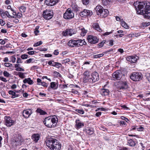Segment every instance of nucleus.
<instances>
[{
	"label": "nucleus",
	"mask_w": 150,
	"mask_h": 150,
	"mask_svg": "<svg viewBox=\"0 0 150 150\" xmlns=\"http://www.w3.org/2000/svg\"><path fill=\"white\" fill-rule=\"evenodd\" d=\"M137 13L144 15L146 19H150V3L146 1L137 2L133 4Z\"/></svg>",
	"instance_id": "nucleus-1"
},
{
	"label": "nucleus",
	"mask_w": 150,
	"mask_h": 150,
	"mask_svg": "<svg viewBox=\"0 0 150 150\" xmlns=\"http://www.w3.org/2000/svg\"><path fill=\"white\" fill-rule=\"evenodd\" d=\"M47 146L51 150H60L61 145L56 139L50 138L45 141Z\"/></svg>",
	"instance_id": "nucleus-2"
},
{
	"label": "nucleus",
	"mask_w": 150,
	"mask_h": 150,
	"mask_svg": "<svg viewBox=\"0 0 150 150\" xmlns=\"http://www.w3.org/2000/svg\"><path fill=\"white\" fill-rule=\"evenodd\" d=\"M58 121L57 116H54L48 117L45 118L43 121L44 123L47 127L49 128L54 127Z\"/></svg>",
	"instance_id": "nucleus-3"
},
{
	"label": "nucleus",
	"mask_w": 150,
	"mask_h": 150,
	"mask_svg": "<svg viewBox=\"0 0 150 150\" xmlns=\"http://www.w3.org/2000/svg\"><path fill=\"white\" fill-rule=\"evenodd\" d=\"M142 78V74L140 72H134L130 76V78L132 80L137 81L141 80Z\"/></svg>",
	"instance_id": "nucleus-4"
},
{
	"label": "nucleus",
	"mask_w": 150,
	"mask_h": 150,
	"mask_svg": "<svg viewBox=\"0 0 150 150\" xmlns=\"http://www.w3.org/2000/svg\"><path fill=\"white\" fill-rule=\"evenodd\" d=\"M43 16L44 19L49 20L53 16V11L52 10H46L43 12Z\"/></svg>",
	"instance_id": "nucleus-5"
},
{
	"label": "nucleus",
	"mask_w": 150,
	"mask_h": 150,
	"mask_svg": "<svg viewBox=\"0 0 150 150\" xmlns=\"http://www.w3.org/2000/svg\"><path fill=\"white\" fill-rule=\"evenodd\" d=\"M74 14L70 8H68L64 14V18L65 19H71L74 17Z\"/></svg>",
	"instance_id": "nucleus-6"
},
{
	"label": "nucleus",
	"mask_w": 150,
	"mask_h": 150,
	"mask_svg": "<svg viewBox=\"0 0 150 150\" xmlns=\"http://www.w3.org/2000/svg\"><path fill=\"white\" fill-rule=\"evenodd\" d=\"M99 79L98 74L96 71L93 73L89 79V82L90 83H93L98 81Z\"/></svg>",
	"instance_id": "nucleus-7"
},
{
	"label": "nucleus",
	"mask_w": 150,
	"mask_h": 150,
	"mask_svg": "<svg viewBox=\"0 0 150 150\" xmlns=\"http://www.w3.org/2000/svg\"><path fill=\"white\" fill-rule=\"evenodd\" d=\"M5 124L7 127H11L13 125L15 122L9 116H5L4 118Z\"/></svg>",
	"instance_id": "nucleus-8"
},
{
	"label": "nucleus",
	"mask_w": 150,
	"mask_h": 150,
	"mask_svg": "<svg viewBox=\"0 0 150 150\" xmlns=\"http://www.w3.org/2000/svg\"><path fill=\"white\" fill-rule=\"evenodd\" d=\"M112 76L113 80H119L122 77V74L120 71L118 70L113 73Z\"/></svg>",
	"instance_id": "nucleus-9"
},
{
	"label": "nucleus",
	"mask_w": 150,
	"mask_h": 150,
	"mask_svg": "<svg viewBox=\"0 0 150 150\" xmlns=\"http://www.w3.org/2000/svg\"><path fill=\"white\" fill-rule=\"evenodd\" d=\"M87 40L89 42L92 44H96L98 43L99 41V39L96 37L92 35L88 36Z\"/></svg>",
	"instance_id": "nucleus-10"
},
{
	"label": "nucleus",
	"mask_w": 150,
	"mask_h": 150,
	"mask_svg": "<svg viewBox=\"0 0 150 150\" xmlns=\"http://www.w3.org/2000/svg\"><path fill=\"white\" fill-rule=\"evenodd\" d=\"M23 139L21 136H18L13 139V142L16 146L20 145L23 142Z\"/></svg>",
	"instance_id": "nucleus-11"
},
{
	"label": "nucleus",
	"mask_w": 150,
	"mask_h": 150,
	"mask_svg": "<svg viewBox=\"0 0 150 150\" xmlns=\"http://www.w3.org/2000/svg\"><path fill=\"white\" fill-rule=\"evenodd\" d=\"M80 15L81 17L86 16H91L93 14V12L91 11L85 9L80 13Z\"/></svg>",
	"instance_id": "nucleus-12"
},
{
	"label": "nucleus",
	"mask_w": 150,
	"mask_h": 150,
	"mask_svg": "<svg viewBox=\"0 0 150 150\" xmlns=\"http://www.w3.org/2000/svg\"><path fill=\"white\" fill-rule=\"evenodd\" d=\"M58 2V0H45V4L48 6H52Z\"/></svg>",
	"instance_id": "nucleus-13"
},
{
	"label": "nucleus",
	"mask_w": 150,
	"mask_h": 150,
	"mask_svg": "<svg viewBox=\"0 0 150 150\" xmlns=\"http://www.w3.org/2000/svg\"><path fill=\"white\" fill-rule=\"evenodd\" d=\"M138 59L139 57L136 55L129 56L126 58L128 61L132 63H135Z\"/></svg>",
	"instance_id": "nucleus-14"
},
{
	"label": "nucleus",
	"mask_w": 150,
	"mask_h": 150,
	"mask_svg": "<svg viewBox=\"0 0 150 150\" xmlns=\"http://www.w3.org/2000/svg\"><path fill=\"white\" fill-rule=\"evenodd\" d=\"M75 122V127L76 129H79L84 126V123L79 119L76 120Z\"/></svg>",
	"instance_id": "nucleus-15"
},
{
	"label": "nucleus",
	"mask_w": 150,
	"mask_h": 150,
	"mask_svg": "<svg viewBox=\"0 0 150 150\" xmlns=\"http://www.w3.org/2000/svg\"><path fill=\"white\" fill-rule=\"evenodd\" d=\"M32 113V110L28 109L24 110L23 111V115L25 118H28L29 117Z\"/></svg>",
	"instance_id": "nucleus-16"
},
{
	"label": "nucleus",
	"mask_w": 150,
	"mask_h": 150,
	"mask_svg": "<svg viewBox=\"0 0 150 150\" xmlns=\"http://www.w3.org/2000/svg\"><path fill=\"white\" fill-rule=\"evenodd\" d=\"M76 40H70L68 43V45L71 47H74V46H77Z\"/></svg>",
	"instance_id": "nucleus-17"
},
{
	"label": "nucleus",
	"mask_w": 150,
	"mask_h": 150,
	"mask_svg": "<svg viewBox=\"0 0 150 150\" xmlns=\"http://www.w3.org/2000/svg\"><path fill=\"white\" fill-rule=\"evenodd\" d=\"M83 75L84 76V79L86 80V81H88L89 82V78H90L91 76L89 71L88 70H86L83 73Z\"/></svg>",
	"instance_id": "nucleus-18"
},
{
	"label": "nucleus",
	"mask_w": 150,
	"mask_h": 150,
	"mask_svg": "<svg viewBox=\"0 0 150 150\" xmlns=\"http://www.w3.org/2000/svg\"><path fill=\"white\" fill-rule=\"evenodd\" d=\"M103 9V7L100 5L97 6L95 8L96 11L98 15L100 14Z\"/></svg>",
	"instance_id": "nucleus-19"
},
{
	"label": "nucleus",
	"mask_w": 150,
	"mask_h": 150,
	"mask_svg": "<svg viewBox=\"0 0 150 150\" xmlns=\"http://www.w3.org/2000/svg\"><path fill=\"white\" fill-rule=\"evenodd\" d=\"M77 46H82L83 45H86V42L84 40L79 39L76 40Z\"/></svg>",
	"instance_id": "nucleus-20"
},
{
	"label": "nucleus",
	"mask_w": 150,
	"mask_h": 150,
	"mask_svg": "<svg viewBox=\"0 0 150 150\" xmlns=\"http://www.w3.org/2000/svg\"><path fill=\"white\" fill-rule=\"evenodd\" d=\"M37 81L38 83L37 84L38 85H41L45 87H47L48 85L47 83L41 81V79L39 78H38L37 80Z\"/></svg>",
	"instance_id": "nucleus-21"
},
{
	"label": "nucleus",
	"mask_w": 150,
	"mask_h": 150,
	"mask_svg": "<svg viewBox=\"0 0 150 150\" xmlns=\"http://www.w3.org/2000/svg\"><path fill=\"white\" fill-rule=\"evenodd\" d=\"M127 145L131 147L134 146L136 144L135 142L131 139H127Z\"/></svg>",
	"instance_id": "nucleus-22"
},
{
	"label": "nucleus",
	"mask_w": 150,
	"mask_h": 150,
	"mask_svg": "<svg viewBox=\"0 0 150 150\" xmlns=\"http://www.w3.org/2000/svg\"><path fill=\"white\" fill-rule=\"evenodd\" d=\"M93 28L95 29L96 30L101 32L102 31V30L100 28L98 23H94L92 25Z\"/></svg>",
	"instance_id": "nucleus-23"
},
{
	"label": "nucleus",
	"mask_w": 150,
	"mask_h": 150,
	"mask_svg": "<svg viewBox=\"0 0 150 150\" xmlns=\"http://www.w3.org/2000/svg\"><path fill=\"white\" fill-rule=\"evenodd\" d=\"M40 137V135L38 134H35L32 135V139L35 142H37Z\"/></svg>",
	"instance_id": "nucleus-24"
},
{
	"label": "nucleus",
	"mask_w": 150,
	"mask_h": 150,
	"mask_svg": "<svg viewBox=\"0 0 150 150\" xmlns=\"http://www.w3.org/2000/svg\"><path fill=\"white\" fill-rule=\"evenodd\" d=\"M109 91L107 89H102L101 90V93L102 96H107L109 94Z\"/></svg>",
	"instance_id": "nucleus-25"
},
{
	"label": "nucleus",
	"mask_w": 150,
	"mask_h": 150,
	"mask_svg": "<svg viewBox=\"0 0 150 150\" xmlns=\"http://www.w3.org/2000/svg\"><path fill=\"white\" fill-rule=\"evenodd\" d=\"M128 88V85L126 82H121V85L119 86L120 89L124 90Z\"/></svg>",
	"instance_id": "nucleus-26"
},
{
	"label": "nucleus",
	"mask_w": 150,
	"mask_h": 150,
	"mask_svg": "<svg viewBox=\"0 0 150 150\" xmlns=\"http://www.w3.org/2000/svg\"><path fill=\"white\" fill-rule=\"evenodd\" d=\"M23 82L25 83H28L29 84L31 85L34 82L32 80H31L30 78H28L27 79H25L23 81Z\"/></svg>",
	"instance_id": "nucleus-27"
},
{
	"label": "nucleus",
	"mask_w": 150,
	"mask_h": 150,
	"mask_svg": "<svg viewBox=\"0 0 150 150\" xmlns=\"http://www.w3.org/2000/svg\"><path fill=\"white\" fill-rule=\"evenodd\" d=\"M108 11L107 9H103V11L102 12L100 13V15L102 17H105L108 15Z\"/></svg>",
	"instance_id": "nucleus-28"
},
{
	"label": "nucleus",
	"mask_w": 150,
	"mask_h": 150,
	"mask_svg": "<svg viewBox=\"0 0 150 150\" xmlns=\"http://www.w3.org/2000/svg\"><path fill=\"white\" fill-rule=\"evenodd\" d=\"M86 133L87 134L91 135L94 133V131L93 128H89L86 129Z\"/></svg>",
	"instance_id": "nucleus-29"
},
{
	"label": "nucleus",
	"mask_w": 150,
	"mask_h": 150,
	"mask_svg": "<svg viewBox=\"0 0 150 150\" xmlns=\"http://www.w3.org/2000/svg\"><path fill=\"white\" fill-rule=\"evenodd\" d=\"M36 112L39 113L41 115H45L47 114V113L46 112L40 108H38L37 109Z\"/></svg>",
	"instance_id": "nucleus-30"
},
{
	"label": "nucleus",
	"mask_w": 150,
	"mask_h": 150,
	"mask_svg": "<svg viewBox=\"0 0 150 150\" xmlns=\"http://www.w3.org/2000/svg\"><path fill=\"white\" fill-rule=\"evenodd\" d=\"M68 31L69 35L71 36L73 34L76 33V31L74 29H68Z\"/></svg>",
	"instance_id": "nucleus-31"
},
{
	"label": "nucleus",
	"mask_w": 150,
	"mask_h": 150,
	"mask_svg": "<svg viewBox=\"0 0 150 150\" xmlns=\"http://www.w3.org/2000/svg\"><path fill=\"white\" fill-rule=\"evenodd\" d=\"M121 24L122 26L125 28L127 29L128 28V26L127 24L123 21H121Z\"/></svg>",
	"instance_id": "nucleus-32"
},
{
	"label": "nucleus",
	"mask_w": 150,
	"mask_h": 150,
	"mask_svg": "<svg viewBox=\"0 0 150 150\" xmlns=\"http://www.w3.org/2000/svg\"><path fill=\"white\" fill-rule=\"evenodd\" d=\"M2 13L6 14L7 17L9 18H15V16H11L9 14L8 12L7 11H5V12H4L3 13L2 12Z\"/></svg>",
	"instance_id": "nucleus-33"
},
{
	"label": "nucleus",
	"mask_w": 150,
	"mask_h": 150,
	"mask_svg": "<svg viewBox=\"0 0 150 150\" xmlns=\"http://www.w3.org/2000/svg\"><path fill=\"white\" fill-rule=\"evenodd\" d=\"M15 73H17V74H16V75H18L21 78H24L25 77V76L24 74V73L21 72H15Z\"/></svg>",
	"instance_id": "nucleus-34"
},
{
	"label": "nucleus",
	"mask_w": 150,
	"mask_h": 150,
	"mask_svg": "<svg viewBox=\"0 0 150 150\" xmlns=\"http://www.w3.org/2000/svg\"><path fill=\"white\" fill-rule=\"evenodd\" d=\"M145 76L148 81L150 83V73L148 72L146 73Z\"/></svg>",
	"instance_id": "nucleus-35"
},
{
	"label": "nucleus",
	"mask_w": 150,
	"mask_h": 150,
	"mask_svg": "<svg viewBox=\"0 0 150 150\" xmlns=\"http://www.w3.org/2000/svg\"><path fill=\"white\" fill-rule=\"evenodd\" d=\"M104 55L103 54H96L93 56V58H100L102 57Z\"/></svg>",
	"instance_id": "nucleus-36"
},
{
	"label": "nucleus",
	"mask_w": 150,
	"mask_h": 150,
	"mask_svg": "<svg viewBox=\"0 0 150 150\" xmlns=\"http://www.w3.org/2000/svg\"><path fill=\"white\" fill-rule=\"evenodd\" d=\"M53 74L54 76L61 77L62 76L58 72L56 71H54L53 72Z\"/></svg>",
	"instance_id": "nucleus-37"
},
{
	"label": "nucleus",
	"mask_w": 150,
	"mask_h": 150,
	"mask_svg": "<svg viewBox=\"0 0 150 150\" xmlns=\"http://www.w3.org/2000/svg\"><path fill=\"white\" fill-rule=\"evenodd\" d=\"M86 33V30H85L84 28L81 29V35L82 36H84Z\"/></svg>",
	"instance_id": "nucleus-38"
},
{
	"label": "nucleus",
	"mask_w": 150,
	"mask_h": 150,
	"mask_svg": "<svg viewBox=\"0 0 150 150\" xmlns=\"http://www.w3.org/2000/svg\"><path fill=\"white\" fill-rule=\"evenodd\" d=\"M19 9L21 12H25L26 10V8L24 6H21L19 7Z\"/></svg>",
	"instance_id": "nucleus-39"
},
{
	"label": "nucleus",
	"mask_w": 150,
	"mask_h": 150,
	"mask_svg": "<svg viewBox=\"0 0 150 150\" xmlns=\"http://www.w3.org/2000/svg\"><path fill=\"white\" fill-rule=\"evenodd\" d=\"M71 6L72 8L76 11H77L78 10V7L75 4H72L71 5Z\"/></svg>",
	"instance_id": "nucleus-40"
},
{
	"label": "nucleus",
	"mask_w": 150,
	"mask_h": 150,
	"mask_svg": "<svg viewBox=\"0 0 150 150\" xmlns=\"http://www.w3.org/2000/svg\"><path fill=\"white\" fill-rule=\"evenodd\" d=\"M3 75L4 76L6 77H9L11 75V74L6 71H5L3 72Z\"/></svg>",
	"instance_id": "nucleus-41"
},
{
	"label": "nucleus",
	"mask_w": 150,
	"mask_h": 150,
	"mask_svg": "<svg viewBox=\"0 0 150 150\" xmlns=\"http://www.w3.org/2000/svg\"><path fill=\"white\" fill-rule=\"evenodd\" d=\"M62 35L63 36H67L69 35L68 29L66 30L65 31H64L62 33Z\"/></svg>",
	"instance_id": "nucleus-42"
},
{
	"label": "nucleus",
	"mask_w": 150,
	"mask_h": 150,
	"mask_svg": "<svg viewBox=\"0 0 150 150\" xmlns=\"http://www.w3.org/2000/svg\"><path fill=\"white\" fill-rule=\"evenodd\" d=\"M50 87L51 88L54 89H56V85L54 82H52L50 83Z\"/></svg>",
	"instance_id": "nucleus-43"
},
{
	"label": "nucleus",
	"mask_w": 150,
	"mask_h": 150,
	"mask_svg": "<svg viewBox=\"0 0 150 150\" xmlns=\"http://www.w3.org/2000/svg\"><path fill=\"white\" fill-rule=\"evenodd\" d=\"M89 0H82V3L85 5H88L89 3Z\"/></svg>",
	"instance_id": "nucleus-44"
},
{
	"label": "nucleus",
	"mask_w": 150,
	"mask_h": 150,
	"mask_svg": "<svg viewBox=\"0 0 150 150\" xmlns=\"http://www.w3.org/2000/svg\"><path fill=\"white\" fill-rule=\"evenodd\" d=\"M42 41H39L37 42L36 43H35L33 45V46L34 47H37L42 44Z\"/></svg>",
	"instance_id": "nucleus-45"
},
{
	"label": "nucleus",
	"mask_w": 150,
	"mask_h": 150,
	"mask_svg": "<svg viewBox=\"0 0 150 150\" xmlns=\"http://www.w3.org/2000/svg\"><path fill=\"white\" fill-rule=\"evenodd\" d=\"M106 41L105 40H103L101 42L98 44L99 47H101L103 46L104 44L105 43Z\"/></svg>",
	"instance_id": "nucleus-46"
},
{
	"label": "nucleus",
	"mask_w": 150,
	"mask_h": 150,
	"mask_svg": "<svg viewBox=\"0 0 150 150\" xmlns=\"http://www.w3.org/2000/svg\"><path fill=\"white\" fill-rule=\"evenodd\" d=\"M75 110L77 112L81 114H83L84 113V111L83 110L76 109Z\"/></svg>",
	"instance_id": "nucleus-47"
},
{
	"label": "nucleus",
	"mask_w": 150,
	"mask_h": 150,
	"mask_svg": "<svg viewBox=\"0 0 150 150\" xmlns=\"http://www.w3.org/2000/svg\"><path fill=\"white\" fill-rule=\"evenodd\" d=\"M28 57V55L27 54H23L21 56V58L23 59H27Z\"/></svg>",
	"instance_id": "nucleus-48"
},
{
	"label": "nucleus",
	"mask_w": 150,
	"mask_h": 150,
	"mask_svg": "<svg viewBox=\"0 0 150 150\" xmlns=\"http://www.w3.org/2000/svg\"><path fill=\"white\" fill-rule=\"evenodd\" d=\"M70 60L69 59H66L62 61V63L63 64L67 63L70 62Z\"/></svg>",
	"instance_id": "nucleus-49"
},
{
	"label": "nucleus",
	"mask_w": 150,
	"mask_h": 150,
	"mask_svg": "<svg viewBox=\"0 0 150 150\" xmlns=\"http://www.w3.org/2000/svg\"><path fill=\"white\" fill-rule=\"evenodd\" d=\"M4 65L7 67H10L12 66V64L9 63H6L4 64Z\"/></svg>",
	"instance_id": "nucleus-50"
},
{
	"label": "nucleus",
	"mask_w": 150,
	"mask_h": 150,
	"mask_svg": "<svg viewBox=\"0 0 150 150\" xmlns=\"http://www.w3.org/2000/svg\"><path fill=\"white\" fill-rule=\"evenodd\" d=\"M102 1L103 4L105 6H107L108 3L107 0H102Z\"/></svg>",
	"instance_id": "nucleus-51"
},
{
	"label": "nucleus",
	"mask_w": 150,
	"mask_h": 150,
	"mask_svg": "<svg viewBox=\"0 0 150 150\" xmlns=\"http://www.w3.org/2000/svg\"><path fill=\"white\" fill-rule=\"evenodd\" d=\"M62 65L60 63L57 62L55 67L57 68H59L62 67Z\"/></svg>",
	"instance_id": "nucleus-52"
},
{
	"label": "nucleus",
	"mask_w": 150,
	"mask_h": 150,
	"mask_svg": "<svg viewBox=\"0 0 150 150\" xmlns=\"http://www.w3.org/2000/svg\"><path fill=\"white\" fill-rule=\"evenodd\" d=\"M113 31H114V30H111V31H110V32H105V33H104L103 34V35L104 36L108 35H110V34H111V33H112L113 32Z\"/></svg>",
	"instance_id": "nucleus-53"
},
{
	"label": "nucleus",
	"mask_w": 150,
	"mask_h": 150,
	"mask_svg": "<svg viewBox=\"0 0 150 150\" xmlns=\"http://www.w3.org/2000/svg\"><path fill=\"white\" fill-rule=\"evenodd\" d=\"M16 71H24V69H22V68L18 67L16 69Z\"/></svg>",
	"instance_id": "nucleus-54"
},
{
	"label": "nucleus",
	"mask_w": 150,
	"mask_h": 150,
	"mask_svg": "<svg viewBox=\"0 0 150 150\" xmlns=\"http://www.w3.org/2000/svg\"><path fill=\"white\" fill-rule=\"evenodd\" d=\"M124 35V34H117L115 35H114V36L115 37H116V38H118V37H122Z\"/></svg>",
	"instance_id": "nucleus-55"
},
{
	"label": "nucleus",
	"mask_w": 150,
	"mask_h": 150,
	"mask_svg": "<svg viewBox=\"0 0 150 150\" xmlns=\"http://www.w3.org/2000/svg\"><path fill=\"white\" fill-rule=\"evenodd\" d=\"M34 59L33 58H30L29 59H28L26 60L25 62L27 63H29L31 62Z\"/></svg>",
	"instance_id": "nucleus-56"
},
{
	"label": "nucleus",
	"mask_w": 150,
	"mask_h": 150,
	"mask_svg": "<svg viewBox=\"0 0 150 150\" xmlns=\"http://www.w3.org/2000/svg\"><path fill=\"white\" fill-rule=\"evenodd\" d=\"M121 118L123 120H125V121L127 122H128V121H129V120L128 119V118L124 116H122L121 117Z\"/></svg>",
	"instance_id": "nucleus-57"
},
{
	"label": "nucleus",
	"mask_w": 150,
	"mask_h": 150,
	"mask_svg": "<svg viewBox=\"0 0 150 150\" xmlns=\"http://www.w3.org/2000/svg\"><path fill=\"white\" fill-rule=\"evenodd\" d=\"M35 52H36L35 51H30L28 52L27 53L30 55H32L35 54Z\"/></svg>",
	"instance_id": "nucleus-58"
},
{
	"label": "nucleus",
	"mask_w": 150,
	"mask_h": 150,
	"mask_svg": "<svg viewBox=\"0 0 150 150\" xmlns=\"http://www.w3.org/2000/svg\"><path fill=\"white\" fill-rule=\"evenodd\" d=\"M8 93L9 94L12 95H15V92L11 90H10L8 91Z\"/></svg>",
	"instance_id": "nucleus-59"
},
{
	"label": "nucleus",
	"mask_w": 150,
	"mask_h": 150,
	"mask_svg": "<svg viewBox=\"0 0 150 150\" xmlns=\"http://www.w3.org/2000/svg\"><path fill=\"white\" fill-rule=\"evenodd\" d=\"M0 23L1 25L2 26H4L5 24V21L1 19L0 20Z\"/></svg>",
	"instance_id": "nucleus-60"
},
{
	"label": "nucleus",
	"mask_w": 150,
	"mask_h": 150,
	"mask_svg": "<svg viewBox=\"0 0 150 150\" xmlns=\"http://www.w3.org/2000/svg\"><path fill=\"white\" fill-rule=\"evenodd\" d=\"M0 80L5 82H6L7 81V80L5 78H4L2 76L1 77Z\"/></svg>",
	"instance_id": "nucleus-61"
},
{
	"label": "nucleus",
	"mask_w": 150,
	"mask_h": 150,
	"mask_svg": "<svg viewBox=\"0 0 150 150\" xmlns=\"http://www.w3.org/2000/svg\"><path fill=\"white\" fill-rule=\"evenodd\" d=\"M17 63H22V61H21V60L19 57L17 58Z\"/></svg>",
	"instance_id": "nucleus-62"
},
{
	"label": "nucleus",
	"mask_w": 150,
	"mask_h": 150,
	"mask_svg": "<svg viewBox=\"0 0 150 150\" xmlns=\"http://www.w3.org/2000/svg\"><path fill=\"white\" fill-rule=\"evenodd\" d=\"M137 129L138 131H142L143 130L144 128L142 126H140L139 127L137 128Z\"/></svg>",
	"instance_id": "nucleus-63"
},
{
	"label": "nucleus",
	"mask_w": 150,
	"mask_h": 150,
	"mask_svg": "<svg viewBox=\"0 0 150 150\" xmlns=\"http://www.w3.org/2000/svg\"><path fill=\"white\" fill-rule=\"evenodd\" d=\"M128 37H136V34H129L128 35Z\"/></svg>",
	"instance_id": "nucleus-64"
}]
</instances>
